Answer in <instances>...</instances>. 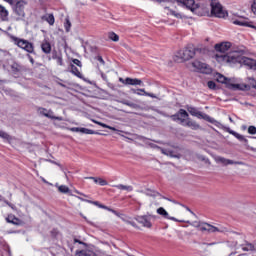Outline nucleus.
Returning a JSON list of instances; mask_svg holds the SVG:
<instances>
[{"mask_svg":"<svg viewBox=\"0 0 256 256\" xmlns=\"http://www.w3.org/2000/svg\"><path fill=\"white\" fill-rule=\"evenodd\" d=\"M229 49H231V42H223L215 45V51H217V53L214 58L218 63L221 65H230L231 67L239 63V65H245L246 67H250L256 71V60L243 56L239 51H233L225 54Z\"/></svg>","mask_w":256,"mask_h":256,"instance_id":"1","label":"nucleus"},{"mask_svg":"<svg viewBox=\"0 0 256 256\" xmlns=\"http://www.w3.org/2000/svg\"><path fill=\"white\" fill-rule=\"evenodd\" d=\"M187 111L193 117H197L198 119H204L205 121H208V123H212V125H215V127H218V129H224V131H226L230 135H233V137L238 139V141H240L241 143H249V140H247V138H245V136L235 132V130H231V128H229V127L223 126V124H221V122H219V121L215 120V118H212L211 116L197 110V108L190 106L187 108Z\"/></svg>","mask_w":256,"mask_h":256,"instance_id":"2","label":"nucleus"},{"mask_svg":"<svg viewBox=\"0 0 256 256\" xmlns=\"http://www.w3.org/2000/svg\"><path fill=\"white\" fill-rule=\"evenodd\" d=\"M186 223H189L192 227H196L197 229H200V231H207V233H225L227 231V228L222 226H213L209 223L200 222V221H186Z\"/></svg>","mask_w":256,"mask_h":256,"instance_id":"3","label":"nucleus"},{"mask_svg":"<svg viewBox=\"0 0 256 256\" xmlns=\"http://www.w3.org/2000/svg\"><path fill=\"white\" fill-rule=\"evenodd\" d=\"M25 7H27V1L25 0H17L12 6L15 21H23L25 19Z\"/></svg>","mask_w":256,"mask_h":256,"instance_id":"4","label":"nucleus"},{"mask_svg":"<svg viewBox=\"0 0 256 256\" xmlns=\"http://www.w3.org/2000/svg\"><path fill=\"white\" fill-rule=\"evenodd\" d=\"M211 14L214 15V17H218L219 19H225L228 15L227 10L223 9V6L221 3L212 0L211 1Z\"/></svg>","mask_w":256,"mask_h":256,"instance_id":"5","label":"nucleus"},{"mask_svg":"<svg viewBox=\"0 0 256 256\" xmlns=\"http://www.w3.org/2000/svg\"><path fill=\"white\" fill-rule=\"evenodd\" d=\"M248 84H232L231 89L234 91H249L251 88L256 89V80L253 77L246 79Z\"/></svg>","mask_w":256,"mask_h":256,"instance_id":"6","label":"nucleus"},{"mask_svg":"<svg viewBox=\"0 0 256 256\" xmlns=\"http://www.w3.org/2000/svg\"><path fill=\"white\" fill-rule=\"evenodd\" d=\"M14 43L17 45V47L26 51V53H35V47L33 46V43L25 39L15 38Z\"/></svg>","mask_w":256,"mask_h":256,"instance_id":"7","label":"nucleus"},{"mask_svg":"<svg viewBox=\"0 0 256 256\" xmlns=\"http://www.w3.org/2000/svg\"><path fill=\"white\" fill-rule=\"evenodd\" d=\"M170 3H176L178 5H181L182 7H186V9H189L192 11V13H195L199 9V5L195 4V0H168Z\"/></svg>","mask_w":256,"mask_h":256,"instance_id":"8","label":"nucleus"},{"mask_svg":"<svg viewBox=\"0 0 256 256\" xmlns=\"http://www.w3.org/2000/svg\"><path fill=\"white\" fill-rule=\"evenodd\" d=\"M155 219H157V216L151 214L136 217V221L140 223L142 227H146L147 229H151V227H153L151 221H155Z\"/></svg>","mask_w":256,"mask_h":256,"instance_id":"9","label":"nucleus"},{"mask_svg":"<svg viewBox=\"0 0 256 256\" xmlns=\"http://www.w3.org/2000/svg\"><path fill=\"white\" fill-rule=\"evenodd\" d=\"M197 51H199V49L188 47L184 50H180L178 55L183 59V61H189V59H193V57H195V53H197Z\"/></svg>","mask_w":256,"mask_h":256,"instance_id":"10","label":"nucleus"},{"mask_svg":"<svg viewBox=\"0 0 256 256\" xmlns=\"http://www.w3.org/2000/svg\"><path fill=\"white\" fill-rule=\"evenodd\" d=\"M192 67H194V69H196V71H200V73H211V67H209V65L199 61V60H195L192 63Z\"/></svg>","mask_w":256,"mask_h":256,"instance_id":"11","label":"nucleus"},{"mask_svg":"<svg viewBox=\"0 0 256 256\" xmlns=\"http://www.w3.org/2000/svg\"><path fill=\"white\" fill-rule=\"evenodd\" d=\"M216 163H221V165H224L225 167H227V165H245V162L243 161H233L221 156L216 157Z\"/></svg>","mask_w":256,"mask_h":256,"instance_id":"12","label":"nucleus"},{"mask_svg":"<svg viewBox=\"0 0 256 256\" xmlns=\"http://www.w3.org/2000/svg\"><path fill=\"white\" fill-rule=\"evenodd\" d=\"M189 118V113H187L184 109H180L177 114L172 115V119L174 121H181L182 124H185V119Z\"/></svg>","mask_w":256,"mask_h":256,"instance_id":"13","label":"nucleus"},{"mask_svg":"<svg viewBox=\"0 0 256 256\" xmlns=\"http://www.w3.org/2000/svg\"><path fill=\"white\" fill-rule=\"evenodd\" d=\"M156 212L158 213V215H161L162 217H164V219H169L170 221H176L179 223H185V221H183V220H178L175 217L169 216V212H167V210H165V208H163V207L158 208L156 210Z\"/></svg>","mask_w":256,"mask_h":256,"instance_id":"14","label":"nucleus"},{"mask_svg":"<svg viewBox=\"0 0 256 256\" xmlns=\"http://www.w3.org/2000/svg\"><path fill=\"white\" fill-rule=\"evenodd\" d=\"M233 24L239 25L240 27H251V29L255 27V25H253V22H249V20L245 18H238L236 20H233Z\"/></svg>","mask_w":256,"mask_h":256,"instance_id":"15","label":"nucleus"},{"mask_svg":"<svg viewBox=\"0 0 256 256\" xmlns=\"http://www.w3.org/2000/svg\"><path fill=\"white\" fill-rule=\"evenodd\" d=\"M156 149H159L163 155H167L168 157H174L176 159H179V154H176L173 150L169 149H163L159 146H155Z\"/></svg>","mask_w":256,"mask_h":256,"instance_id":"16","label":"nucleus"},{"mask_svg":"<svg viewBox=\"0 0 256 256\" xmlns=\"http://www.w3.org/2000/svg\"><path fill=\"white\" fill-rule=\"evenodd\" d=\"M52 59H54L57 63V65H60V67H63V55L57 51L52 52Z\"/></svg>","mask_w":256,"mask_h":256,"instance_id":"17","label":"nucleus"},{"mask_svg":"<svg viewBox=\"0 0 256 256\" xmlns=\"http://www.w3.org/2000/svg\"><path fill=\"white\" fill-rule=\"evenodd\" d=\"M184 123L186 127H190V129H193L194 131H197V129H201V126L197 124V122L192 121L190 119L185 120Z\"/></svg>","mask_w":256,"mask_h":256,"instance_id":"18","label":"nucleus"},{"mask_svg":"<svg viewBox=\"0 0 256 256\" xmlns=\"http://www.w3.org/2000/svg\"><path fill=\"white\" fill-rule=\"evenodd\" d=\"M41 49L43 53H45L46 55H49V53H51V43H49V41L47 40H44L41 43Z\"/></svg>","mask_w":256,"mask_h":256,"instance_id":"19","label":"nucleus"},{"mask_svg":"<svg viewBox=\"0 0 256 256\" xmlns=\"http://www.w3.org/2000/svg\"><path fill=\"white\" fill-rule=\"evenodd\" d=\"M125 85H143V81H141V79L128 77L125 79Z\"/></svg>","mask_w":256,"mask_h":256,"instance_id":"20","label":"nucleus"},{"mask_svg":"<svg viewBox=\"0 0 256 256\" xmlns=\"http://www.w3.org/2000/svg\"><path fill=\"white\" fill-rule=\"evenodd\" d=\"M216 81H218V83H225L226 85H228L229 89H231V86L233 85L229 84V79H227V77L223 76L222 74L216 75Z\"/></svg>","mask_w":256,"mask_h":256,"instance_id":"21","label":"nucleus"},{"mask_svg":"<svg viewBox=\"0 0 256 256\" xmlns=\"http://www.w3.org/2000/svg\"><path fill=\"white\" fill-rule=\"evenodd\" d=\"M9 17V11H7V8L0 5V19L1 21H7V18Z\"/></svg>","mask_w":256,"mask_h":256,"instance_id":"22","label":"nucleus"},{"mask_svg":"<svg viewBox=\"0 0 256 256\" xmlns=\"http://www.w3.org/2000/svg\"><path fill=\"white\" fill-rule=\"evenodd\" d=\"M116 189H119L120 191H126L127 193H131L133 191V186L131 185H123V184H118L114 185Z\"/></svg>","mask_w":256,"mask_h":256,"instance_id":"23","label":"nucleus"},{"mask_svg":"<svg viewBox=\"0 0 256 256\" xmlns=\"http://www.w3.org/2000/svg\"><path fill=\"white\" fill-rule=\"evenodd\" d=\"M6 221L7 223H12V225H19V223H21V220H19V218L15 217V215H8V217H6Z\"/></svg>","mask_w":256,"mask_h":256,"instance_id":"24","label":"nucleus"},{"mask_svg":"<svg viewBox=\"0 0 256 256\" xmlns=\"http://www.w3.org/2000/svg\"><path fill=\"white\" fill-rule=\"evenodd\" d=\"M70 72L72 73V75H75L76 77H79V79H81L83 77V75L79 71V68L76 67L75 64L70 65Z\"/></svg>","mask_w":256,"mask_h":256,"instance_id":"25","label":"nucleus"},{"mask_svg":"<svg viewBox=\"0 0 256 256\" xmlns=\"http://www.w3.org/2000/svg\"><path fill=\"white\" fill-rule=\"evenodd\" d=\"M136 95H140V96L145 95L146 97H151L152 99H157V96L155 94L145 92V89H137Z\"/></svg>","mask_w":256,"mask_h":256,"instance_id":"26","label":"nucleus"},{"mask_svg":"<svg viewBox=\"0 0 256 256\" xmlns=\"http://www.w3.org/2000/svg\"><path fill=\"white\" fill-rule=\"evenodd\" d=\"M76 256H97V254L91 250H82L77 252Z\"/></svg>","mask_w":256,"mask_h":256,"instance_id":"27","label":"nucleus"},{"mask_svg":"<svg viewBox=\"0 0 256 256\" xmlns=\"http://www.w3.org/2000/svg\"><path fill=\"white\" fill-rule=\"evenodd\" d=\"M80 133H83L84 135H99V133L88 128H80Z\"/></svg>","mask_w":256,"mask_h":256,"instance_id":"28","label":"nucleus"},{"mask_svg":"<svg viewBox=\"0 0 256 256\" xmlns=\"http://www.w3.org/2000/svg\"><path fill=\"white\" fill-rule=\"evenodd\" d=\"M43 19H45L49 25H55V16H53V14H48L44 16Z\"/></svg>","mask_w":256,"mask_h":256,"instance_id":"29","label":"nucleus"},{"mask_svg":"<svg viewBox=\"0 0 256 256\" xmlns=\"http://www.w3.org/2000/svg\"><path fill=\"white\" fill-rule=\"evenodd\" d=\"M0 138L4 139V141H11L13 139L11 135H9L7 132L0 130Z\"/></svg>","mask_w":256,"mask_h":256,"instance_id":"30","label":"nucleus"},{"mask_svg":"<svg viewBox=\"0 0 256 256\" xmlns=\"http://www.w3.org/2000/svg\"><path fill=\"white\" fill-rule=\"evenodd\" d=\"M78 199H80V201H86V203H92V205H96V207H99V209H101V207H105V205L100 204L97 201L86 200V199H83L81 197H78Z\"/></svg>","mask_w":256,"mask_h":256,"instance_id":"31","label":"nucleus"},{"mask_svg":"<svg viewBox=\"0 0 256 256\" xmlns=\"http://www.w3.org/2000/svg\"><path fill=\"white\" fill-rule=\"evenodd\" d=\"M145 195H147L148 197H161V194H159L158 192H155L153 190H146Z\"/></svg>","mask_w":256,"mask_h":256,"instance_id":"32","label":"nucleus"},{"mask_svg":"<svg viewBox=\"0 0 256 256\" xmlns=\"http://www.w3.org/2000/svg\"><path fill=\"white\" fill-rule=\"evenodd\" d=\"M108 39H110V41H114L115 43H117V41H119V35H117L115 32H110L108 34Z\"/></svg>","mask_w":256,"mask_h":256,"instance_id":"33","label":"nucleus"},{"mask_svg":"<svg viewBox=\"0 0 256 256\" xmlns=\"http://www.w3.org/2000/svg\"><path fill=\"white\" fill-rule=\"evenodd\" d=\"M120 103H122V105H127V107H131L132 109H137V104L127 101V100H122L120 101Z\"/></svg>","mask_w":256,"mask_h":256,"instance_id":"34","label":"nucleus"},{"mask_svg":"<svg viewBox=\"0 0 256 256\" xmlns=\"http://www.w3.org/2000/svg\"><path fill=\"white\" fill-rule=\"evenodd\" d=\"M169 15H172L173 17H176V19H183V15L175 10H169Z\"/></svg>","mask_w":256,"mask_h":256,"instance_id":"35","label":"nucleus"},{"mask_svg":"<svg viewBox=\"0 0 256 256\" xmlns=\"http://www.w3.org/2000/svg\"><path fill=\"white\" fill-rule=\"evenodd\" d=\"M45 117H47L48 119H56L57 121H61V118L55 117L53 115V111L51 110H48V112H46Z\"/></svg>","mask_w":256,"mask_h":256,"instance_id":"36","label":"nucleus"},{"mask_svg":"<svg viewBox=\"0 0 256 256\" xmlns=\"http://www.w3.org/2000/svg\"><path fill=\"white\" fill-rule=\"evenodd\" d=\"M64 27L67 33L71 31V21L69 20V18L65 19Z\"/></svg>","mask_w":256,"mask_h":256,"instance_id":"37","label":"nucleus"},{"mask_svg":"<svg viewBox=\"0 0 256 256\" xmlns=\"http://www.w3.org/2000/svg\"><path fill=\"white\" fill-rule=\"evenodd\" d=\"M58 191L60 193H69V187H67L66 185H60L58 186Z\"/></svg>","mask_w":256,"mask_h":256,"instance_id":"38","label":"nucleus"},{"mask_svg":"<svg viewBox=\"0 0 256 256\" xmlns=\"http://www.w3.org/2000/svg\"><path fill=\"white\" fill-rule=\"evenodd\" d=\"M255 249V246L253 244H246L242 246V250L244 251H253Z\"/></svg>","mask_w":256,"mask_h":256,"instance_id":"39","label":"nucleus"},{"mask_svg":"<svg viewBox=\"0 0 256 256\" xmlns=\"http://www.w3.org/2000/svg\"><path fill=\"white\" fill-rule=\"evenodd\" d=\"M93 123H95L96 125H100V127H103L104 129H107L109 127V125L103 123V122H99L97 120H92Z\"/></svg>","mask_w":256,"mask_h":256,"instance_id":"40","label":"nucleus"},{"mask_svg":"<svg viewBox=\"0 0 256 256\" xmlns=\"http://www.w3.org/2000/svg\"><path fill=\"white\" fill-rule=\"evenodd\" d=\"M248 133H249V135H256V127L255 126H249L248 127Z\"/></svg>","mask_w":256,"mask_h":256,"instance_id":"41","label":"nucleus"},{"mask_svg":"<svg viewBox=\"0 0 256 256\" xmlns=\"http://www.w3.org/2000/svg\"><path fill=\"white\" fill-rule=\"evenodd\" d=\"M98 185H100L101 187H105V185H108V183L105 179L99 178Z\"/></svg>","mask_w":256,"mask_h":256,"instance_id":"42","label":"nucleus"},{"mask_svg":"<svg viewBox=\"0 0 256 256\" xmlns=\"http://www.w3.org/2000/svg\"><path fill=\"white\" fill-rule=\"evenodd\" d=\"M49 110L45 109V108H39L38 112L40 113V115H43L45 117V115H47V112Z\"/></svg>","mask_w":256,"mask_h":256,"instance_id":"43","label":"nucleus"},{"mask_svg":"<svg viewBox=\"0 0 256 256\" xmlns=\"http://www.w3.org/2000/svg\"><path fill=\"white\" fill-rule=\"evenodd\" d=\"M208 87H209V89H215V87H217V85L215 84L214 81H208Z\"/></svg>","mask_w":256,"mask_h":256,"instance_id":"44","label":"nucleus"},{"mask_svg":"<svg viewBox=\"0 0 256 256\" xmlns=\"http://www.w3.org/2000/svg\"><path fill=\"white\" fill-rule=\"evenodd\" d=\"M72 63H74V65H77V67H83V65L81 64V62L79 61V59H73Z\"/></svg>","mask_w":256,"mask_h":256,"instance_id":"45","label":"nucleus"},{"mask_svg":"<svg viewBox=\"0 0 256 256\" xmlns=\"http://www.w3.org/2000/svg\"><path fill=\"white\" fill-rule=\"evenodd\" d=\"M70 131H72V133H80L81 128H79V127H72V128H70Z\"/></svg>","mask_w":256,"mask_h":256,"instance_id":"46","label":"nucleus"},{"mask_svg":"<svg viewBox=\"0 0 256 256\" xmlns=\"http://www.w3.org/2000/svg\"><path fill=\"white\" fill-rule=\"evenodd\" d=\"M96 61H99V63H100L101 65H105V60H103V57H101V56H97V57H96Z\"/></svg>","mask_w":256,"mask_h":256,"instance_id":"47","label":"nucleus"},{"mask_svg":"<svg viewBox=\"0 0 256 256\" xmlns=\"http://www.w3.org/2000/svg\"><path fill=\"white\" fill-rule=\"evenodd\" d=\"M86 179H91L92 181H94V183H99V178L97 177L90 176V177H86Z\"/></svg>","mask_w":256,"mask_h":256,"instance_id":"48","label":"nucleus"},{"mask_svg":"<svg viewBox=\"0 0 256 256\" xmlns=\"http://www.w3.org/2000/svg\"><path fill=\"white\" fill-rule=\"evenodd\" d=\"M251 7H252V12L254 13V15H256V0H254Z\"/></svg>","mask_w":256,"mask_h":256,"instance_id":"49","label":"nucleus"},{"mask_svg":"<svg viewBox=\"0 0 256 256\" xmlns=\"http://www.w3.org/2000/svg\"><path fill=\"white\" fill-rule=\"evenodd\" d=\"M5 3H8V5H11V7H13V5L16 3L15 0H4Z\"/></svg>","mask_w":256,"mask_h":256,"instance_id":"50","label":"nucleus"},{"mask_svg":"<svg viewBox=\"0 0 256 256\" xmlns=\"http://www.w3.org/2000/svg\"><path fill=\"white\" fill-rule=\"evenodd\" d=\"M100 209H105L106 211H109L111 213V211H113L112 208H109L107 206H100Z\"/></svg>","mask_w":256,"mask_h":256,"instance_id":"51","label":"nucleus"},{"mask_svg":"<svg viewBox=\"0 0 256 256\" xmlns=\"http://www.w3.org/2000/svg\"><path fill=\"white\" fill-rule=\"evenodd\" d=\"M6 205H8V207H11V209H15V205L9 203V201H5Z\"/></svg>","mask_w":256,"mask_h":256,"instance_id":"52","label":"nucleus"},{"mask_svg":"<svg viewBox=\"0 0 256 256\" xmlns=\"http://www.w3.org/2000/svg\"><path fill=\"white\" fill-rule=\"evenodd\" d=\"M110 213H113L114 215H116V217H119V212H117L116 210L112 209Z\"/></svg>","mask_w":256,"mask_h":256,"instance_id":"53","label":"nucleus"},{"mask_svg":"<svg viewBox=\"0 0 256 256\" xmlns=\"http://www.w3.org/2000/svg\"><path fill=\"white\" fill-rule=\"evenodd\" d=\"M29 61L30 63H32V65L35 63V60L33 59V57H31V55H28Z\"/></svg>","mask_w":256,"mask_h":256,"instance_id":"54","label":"nucleus"},{"mask_svg":"<svg viewBox=\"0 0 256 256\" xmlns=\"http://www.w3.org/2000/svg\"><path fill=\"white\" fill-rule=\"evenodd\" d=\"M107 129H110V131H117V128H115L113 126H108Z\"/></svg>","mask_w":256,"mask_h":256,"instance_id":"55","label":"nucleus"},{"mask_svg":"<svg viewBox=\"0 0 256 256\" xmlns=\"http://www.w3.org/2000/svg\"><path fill=\"white\" fill-rule=\"evenodd\" d=\"M120 83H123L125 85V79L119 78Z\"/></svg>","mask_w":256,"mask_h":256,"instance_id":"56","label":"nucleus"},{"mask_svg":"<svg viewBox=\"0 0 256 256\" xmlns=\"http://www.w3.org/2000/svg\"><path fill=\"white\" fill-rule=\"evenodd\" d=\"M76 193H77L78 195H83V197H85V194H83V193H81V192H79V191H76Z\"/></svg>","mask_w":256,"mask_h":256,"instance_id":"57","label":"nucleus"},{"mask_svg":"<svg viewBox=\"0 0 256 256\" xmlns=\"http://www.w3.org/2000/svg\"><path fill=\"white\" fill-rule=\"evenodd\" d=\"M131 91H132V93H134L135 95H137V90L132 89Z\"/></svg>","mask_w":256,"mask_h":256,"instance_id":"58","label":"nucleus"},{"mask_svg":"<svg viewBox=\"0 0 256 256\" xmlns=\"http://www.w3.org/2000/svg\"><path fill=\"white\" fill-rule=\"evenodd\" d=\"M208 247H211V245H215V242L214 243H208L206 244Z\"/></svg>","mask_w":256,"mask_h":256,"instance_id":"59","label":"nucleus"},{"mask_svg":"<svg viewBox=\"0 0 256 256\" xmlns=\"http://www.w3.org/2000/svg\"><path fill=\"white\" fill-rule=\"evenodd\" d=\"M131 225H132V227H135V222H129Z\"/></svg>","mask_w":256,"mask_h":256,"instance_id":"60","label":"nucleus"},{"mask_svg":"<svg viewBox=\"0 0 256 256\" xmlns=\"http://www.w3.org/2000/svg\"><path fill=\"white\" fill-rule=\"evenodd\" d=\"M230 123H233V118L229 117Z\"/></svg>","mask_w":256,"mask_h":256,"instance_id":"61","label":"nucleus"},{"mask_svg":"<svg viewBox=\"0 0 256 256\" xmlns=\"http://www.w3.org/2000/svg\"><path fill=\"white\" fill-rule=\"evenodd\" d=\"M187 211H190V212L192 213V215H195V214L193 213V211H191V209L187 208Z\"/></svg>","mask_w":256,"mask_h":256,"instance_id":"62","label":"nucleus"},{"mask_svg":"<svg viewBox=\"0 0 256 256\" xmlns=\"http://www.w3.org/2000/svg\"><path fill=\"white\" fill-rule=\"evenodd\" d=\"M251 151H254V153H256V148H251Z\"/></svg>","mask_w":256,"mask_h":256,"instance_id":"63","label":"nucleus"},{"mask_svg":"<svg viewBox=\"0 0 256 256\" xmlns=\"http://www.w3.org/2000/svg\"><path fill=\"white\" fill-rule=\"evenodd\" d=\"M42 181H43L44 183H47V180H45V178H42Z\"/></svg>","mask_w":256,"mask_h":256,"instance_id":"64","label":"nucleus"}]
</instances>
